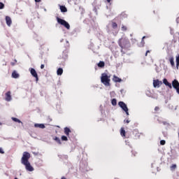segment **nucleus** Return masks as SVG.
<instances>
[{"label": "nucleus", "instance_id": "obj_1", "mask_svg": "<svg viewBox=\"0 0 179 179\" xmlns=\"http://www.w3.org/2000/svg\"><path fill=\"white\" fill-rule=\"evenodd\" d=\"M30 157V153L27 152H24V153H22V157H21V164L25 166V169H27V171H33L34 169L31 166V164L29 162Z\"/></svg>", "mask_w": 179, "mask_h": 179}, {"label": "nucleus", "instance_id": "obj_2", "mask_svg": "<svg viewBox=\"0 0 179 179\" xmlns=\"http://www.w3.org/2000/svg\"><path fill=\"white\" fill-rule=\"evenodd\" d=\"M118 45L121 48L120 52L122 54H125L124 50H129L131 48V43L127 38H120L118 40Z\"/></svg>", "mask_w": 179, "mask_h": 179}, {"label": "nucleus", "instance_id": "obj_3", "mask_svg": "<svg viewBox=\"0 0 179 179\" xmlns=\"http://www.w3.org/2000/svg\"><path fill=\"white\" fill-rule=\"evenodd\" d=\"M110 76H108L106 73H102L101 76V82L105 86H110Z\"/></svg>", "mask_w": 179, "mask_h": 179}, {"label": "nucleus", "instance_id": "obj_4", "mask_svg": "<svg viewBox=\"0 0 179 179\" xmlns=\"http://www.w3.org/2000/svg\"><path fill=\"white\" fill-rule=\"evenodd\" d=\"M56 20H57V23L62 24V26H64V27H66V29H70L71 27L69 22L65 21V20H62V18H59V17H57Z\"/></svg>", "mask_w": 179, "mask_h": 179}, {"label": "nucleus", "instance_id": "obj_5", "mask_svg": "<svg viewBox=\"0 0 179 179\" xmlns=\"http://www.w3.org/2000/svg\"><path fill=\"white\" fill-rule=\"evenodd\" d=\"M163 85V83L162 81H159V80H153V87L155 88H159Z\"/></svg>", "mask_w": 179, "mask_h": 179}, {"label": "nucleus", "instance_id": "obj_6", "mask_svg": "<svg viewBox=\"0 0 179 179\" xmlns=\"http://www.w3.org/2000/svg\"><path fill=\"white\" fill-rule=\"evenodd\" d=\"M118 106L127 112L129 110L127 106L122 101L118 103Z\"/></svg>", "mask_w": 179, "mask_h": 179}, {"label": "nucleus", "instance_id": "obj_7", "mask_svg": "<svg viewBox=\"0 0 179 179\" xmlns=\"http://www.w3.org/2000/svg\"><path fill=\"white\" fill-rule=\"evenodd\" d=\"M29 71L31 72V75H32L34 76V78H35V79H36V82L38 81V76L37 74V72L36 71V70L34 69H29Z\"/></svg>", "mask_w": 179, "mask_h": 179}, {"label": "nucleus", "instance_id": "obj_8", "mask_svg": "<svg viewBox=\"0 0 179 179\" xmlns=\"http://www.w3.org/2000/svg\"><path fill=\"white\" fill-rule=\"evenodd\" d=\"M172 87L176 90L178 87H179V82L177 80L172 81Z\"/></svg>", "mask_w": 179, "mask_h": 179}, {"label": "nucleus", "instance_id": "obj_9", "mask_svg": "<svg viewBox=\"0 0 179 179\" xmlns=\"http://www.w3.org/2000/svg\"><path fill=\"white\" fill-rule=\"evenodd\" d=\"M6 100L7 101H10L12 100V96H11V92H8L6 94Z\"/></svg>", "mask_w": 179, "mask_h": 179}, {"label": "nucleus", "instance_id": "obj_10", "mask_svg": "<svg viewBox=\"0 0 179 179\" xmlns=\"http://www.w3.org/2000/svg\"><path fill=\"white\" fill-rule=\"evenodd\" d=\"M6 21L8 26L10 27L12 24V20L10 17H8V15L6 17Z\"/></svg>", "mask_w": 179, "mask_h": 179}, {"label": "nucleus", "instance_id": "obj_11", "mask_svg": "<svg viewBox=\"0 0 179 179\" xmlns=\"http://www.w3.org/2000/svg\"><path fill=\"white\" fill-rule=\"evenodd\" d=\"M113 81L114 82V83H120V82H122V79H120V78H119L118 77H117L115 75H114L113 76Z\"/></svg>", "mask_w": 179, "mask_h": 179}, {"label": "nucleus", "instance_id": "obj_12", "mask_svg": "<svg viewBox=\"0 0 179 179\" xmlns=\"http://www.w3.org/2000/svg\"><path fill=\"white\" fill-rule=\"evenodd\" d=\"M163 83H164L166 86H168L170 89H172V85L168 82L167 79L164 78V79L163 80Z\"/></svg>", "mask_w": 179, "mask_h": 179}, {"label": "nucleus", "instance_id": "obj_13", "mask_svg": "<svg viewBox=\"0 0 179 179\" xmlns=\"http://www.w3.org/2000/svg\"><path fill=\"white\" fill-rule=\"evenodd\" d=\"M71 132V131L69 128L68 127L64 128V134H66V136H69Z\"/></svg>", "mask_w": 179, "mask_h": 179}, {"label": "nucleus", "instance_id": "obj_14", "mask_svg": "<svg viewBox=\"0 0 179 179\" xmlns=\"http://www.w3.org/2000/svg\"><path fill=\"white\" fill-rule=\"evenodd\" d=\"M12 77L13 78H18L20 77V75L15 71H13V74H12Z\"/></svg>", "mask_w": 179, "mask_h": 179}, {"label": "nucleus", "instance_id": "obj_15", "mask_svg": "<svg viewBox=\"0 0 179 179\" xmlns=\"http://www.w3.org/2000/svg\"><path fill=\"white\" fill-rule=\"evenodd\" d=\"M67 10H68L65 6H60V11H62V13H66Z\"/></svg>", "mask_w": 179, "mask_h": 179}, {"label": "nucleus", "instance_id": "obj_16", "mask_svg": "<svg viewBox=\"0 0 179 179\" xmlns=\"http://www.w3.org/2000/svg\"><path fill=\"white\" fill-rule=\"evenodd\" d=\"M35 127L36 128H41V129H45V127L43 124H35Z\"/></svg>", "mask_w": 179, "mask_h": 179}, {"label": "nucleus", "instance_id": "obj_17", "mask_svg": "<svg viewBox=\"0 0 179 179\" xmlns=\"http://www.w3.org/2000/svg\"><path fill=\"white\" fill-rule=\"evenodd\" d=\"M120 135L122 137H125L126 136V131H125L124 128H121V129H120Z\"/></svg>", "mask_w": 179, "mask_h": 179}, {"label": "nucleus", "instance_id": "obj_18", "mask_svg": "<svg viewBox=\"0 0 179 179\" xmlns=\"http://www.w3.org/2000/svg\"><path fill=\"white\" fill-rule=\"evenodd\" d=\"M146 38V36H143L142 39H141V45H139V47H144L145 42L144 41V39Z\"/></svg>", "mask_w": 179, "mask_h": 179}, {"label": "nucleus", "instance_id": "obj_19", "mask_svg": "<svg viewBox=\"0 0 179 179\" xmlns=\"http://www.w3.org/2000/svg\"><path fill=\"white\" fill-rule=\"evenodd\" d=\"M97 66L99 68H103L105 66V62H99L97 64Z\"/></svg>", "mask_w": 179, "mask_h": 179}, {"label": "nucleus", "instance_id": "obj_20", "mask_svg": "<svg viewBox=\"0 0 179 179\" xmlns=\"http://www.w3.org/2000/svg\"><path fill=\"white\" fill-rule=\"evenodd\" d=\"M111 27L113 29H116L117 28V22H112L111 24Z\"/></svg>", "mask_w": 179, "mask_h": 179}, {"label": "nucleus", "instance_id": "obj_21", "mask_svg": "<svg viewBox=\"0 0 179 179\" xmlns=\"http://www.w3.org/2000/svg\"><path fill=\"white\" fill-rule=\"evenodd\" d=\"M176 68L177 69H179V55H178V57H176Z\"/></svg>", "mask_w": 179, "mask_h": 179}, {"label": "nucleus", "instance_id": "obj_22", "mask_svg": "<svg viewBox=\"0 0 179 179\" xmlns=\"http://www.w3.org/2000/svg\"><path fill=\"white\" fill-rule=\"evenodd\" d=\"M169 62H170V64L172 66H175V62H174V58L173 57L170 58Z\"/></svg>", "mask_w": 179, "mask_h": 179}, {"label": "nucleus", "instance_id": "obj_23", "mask_svg": "<svg viewBox=\"0 0 179 179\" xmlns=\"http://www.w3.org/2000/svg\"><path fill=\"white\" fill-rule=\"evenodd\" d=\"M63 72H64V71L62 69L60 68V69H57V75L58 76H62L63 74Z\"/></svg>", "mask_w": 179, "mask_h": 179}, {"label": "nucleus", "instance_id": "obj_24", "mask_svg": "<svg viewBox=\"0 0 179 179\" xmlns=\"http://www.w3.org/2000/svg\"><path fill=\"white\" fill-rule=\"evenodd\" d=\"M53 140H55L57 143H59V145H62L61 140L58 137H55Z\"/></svg>", "mask_w": 179, "mask_h": 179}, {"label": "nucleus", "instance_id": "obj_25", "mask_svg": "<svg viewBox=\"0 0 179 179\" xmlns=\"http://www.w3.org/2000/svg\"><path fill=\"white\" fill-rule=\"evenodd\" d=\"M177 168V165L176 164H173L171 167L170 169L171 171H175Z\"/></svg>", "mask_w": 179, "mask_h": 179}, {"label": "nucleus", "instance_id": "obj_26", "mask_svg": "<svg viewBox=\"0 0 179 179\" xmlns=\"http://www.w3.org/2000/svg\"><path fill=\"white\" fill-rule=\"evenodd\" d=\"M121 30H122V31H127V27H126V25H122Z\"/></svg>", "mask_w": 179, "mask_h": 179}, {"label": "nucleus", "instance_id": "obj_27", "mask_svg": "<svg viewBox=\"0 0 179 179\" xmlns=\"http://www.w3.org/2000/svg\"><path fill=\"white\" fill-rule=\"evenodd\" d=\"M111 104L113 106H116L117 105V100L115 99H113L111 101Z\"/></svg>", "mask_w": 179, "mask_h": 179}, {"label": "nucleus", "instance_id": "obj_28", "mask_svg": "<svg viewBox=\"0 0 179 179\" xmlns=\"http://www.w3.org/2000/svg\"><path fill=\"white\" fill-rule=\"evenodd\" d=\"M13 121L15 122H18V123H22V122L18 120L17 118L15 117H12Z\"/></svg>", "mask_w": 179, "mask_h": 179}, {"label": "nucleus", "instance_id": "obj_29", "mask_svg": "<svg viewBox=\"0 0 179 179\" xmlns=\"http://www.w3.org/2000/svg\"><path fill=\"white\" fill-rule=\"evenodd\" d=\"M62 141H68V138L65 136H62Z\"/></svg>", "mask_w": 179, "mask_h": 179}, {"label": "nucleus", "instance_id": "obj_30", "mask_svg": "<svg viewBox=\"0 0 179 179\" xmlns=\"http://www.w3.org/2000/svg\"><path fill=\"white\" fill-rule=\"evenodd\" d=\"M165 144H166V141H164V140L160 141V145H164Z\"/></svg>", "mask_w": 179, "mask_h": 179}, {"label": "nucleus", "instance_id": "obj_31", "mask_svg": "<svg viewBox=\"0 0 179 179\" xmlns=\"http://www.w3.org/2000/svg\"><path fill=\"white\" fill-rule=\"evenodd\" d=\"M4 7H5V5L3 4V3L0 2V9H3Z\"/></svg>", "mask_w": 179, "mask_h": 179}, {"label": "nucleus", "instance_id": "obj_32", "mask_svg": "<svg viewBox=\"0 0 179 179\" xmlns=\"http://www.w3.org/2000/svg\"><path fill=\"white\" fill-rule=\"evenodd\" d=\"M17 62V61L16 59H14V62H11L10 64H11L13 66H14L16 64Z\"/></svg>", "mask_w": 179, "mask_h": 179}, {"label": "nucleus", "instance_id": "obj_33", "mask_svg": "<svg viewBox=\"0 0 179 179\" xmlns=\"http://www.w3.org/2000/svg\"><path fill=\"white\" fill-rule=\"evenodd\" d=\"M150 52V50H146L145 56L147 57L148 54Z\"/></svg>", "mask_w": 179, "mask_h": 179}, {"label": "nucleus", "instance_id": "obj_34", "mask_svg": "<svg viewBox=\"0 0 179 179\" xmlns=\"http://www.w3.org/2000/svg\"><path fill=\"white\" fill-rule=\"evenodd\" d=\"M158 110H159V107L156 106V107L155 108V111H158Z\"/></svg>", "mask_w": 179, "mask_h": 179}, {"label": "nucleus", "instance_id": "obj_35", "mask_svg": "<svg viewBox=\"0 0 179 179\" xmlns=\"http://www.w3.org/2000/svg\"><path fill=\"white\" fill-rule=\"evenodd\" d=\"M176 92L179 94V87H178L176 89Z\"/></svg>", "mask_w": 179, "mask_h": 179}, {"label": "nucleus", "instance_id": "obj_36", "mask_svg": "<svg viewBox=\"0 0 179 179\" xmlns=\"http://www.w3.org/2000/svg\"><path fill=\"white\" fill-rule=\"evenodd\" d=\"M45 67L44 64L41 65V69H43Z\"/></svg>", "mask_w": 179, "mask_h": 179}, {"label": "nucleus", "instance_id": "obj_37", "mask_svg": "<svg viewBox=\"0 0 179 179\" xmlns=\"http://www.w3.org/2000/svg\"><path fill=\"white\" fill-rule=\"evenodd\" d=\"M0 153L4 154V152L3 151V150L1 148L0 149Z\"/></svg>", "mask_w": 179, "mask_h": 179}, {"label": "nucleus", "instance_id": "obj_38", "mask_svg": "<svg viewBox=\"0 0 179 179\" xmlns=\"http://www.w3.org/2000/svg\"><path fill=\"white\" fill-rule=\"evenodd\" d=\"M162 124H163L164 125L169 124L166 122H163Z\"/></svg>", "mask_w": 179, "mask_h": 179}, {"label": "nucleus", "instance_id": "obj_39", "mask_svg": "<svg viewBox=\"0 0 179 179\" xmlns=\"http://www.w3.org/2000/svg\"><path fill=\"white\" fill-rule=\"evenodd\" d=\"M125 112V113H126V115H129V110H127V111H124Z\"/></svg>", "mask_w": 179, "mask_h": 179}, {"label": "nucleus", "instance_id": "obj_40", "mask_svg": "<svg viewBox=\"0 0 179 179\" xmlns=\"http://www.w3.org/2000/svg\"><path fill=\"white\" fill-rule=\"evenodd\" d=\"M41 1V0H35V2H36V3H39Z\"/></svg>", "mask_w": 179, "mask_h": 179}, {"label": "nucleus", "instance_id": "obj_41", "mask_svg": "<svg viewBox=\"0 0 179 179\" xmlns=\"http://www.w3.org/2000/svg\"><path fill=\"white\" fill-rule=\"evenodd\" d=\"M130 122V121L129 120H126V123L129 124Z\"/></svg>", "mask_w": 179, "mask_h": 179}, {"label": "nucleus", "instance_id": "obj_42", "mask_svg": "<svg viewBox=\"0 0 179 179\" xmlns=\"http://www.w3.org/2000/svg\"><path fill=\"white\" fill-rule=\"evenodd\" d=\"M62 179H66L65 177H62Z\"/></svg>", "mask_w": 179, "mask_h": 179}, {"label": "nucleus", "instance_id": "obj_43", "mask_svg": "<svg viewBox=\"0 0 179 179\" xmlns=\"http://www.w3.org/2000/svg\"><path fill=\"white\" fill-rule=\"evenodd\" d=\"M136 154H137V152H135V153L134 154V156H136Z\"/></svg>", "mask_w": 179, "mask_h": 179}, {"label": "nucleus", "instance_id": "obj_44", "mask_svg": "<svg viewBox=\"0 0 179 179\" xmlns=\"http://www.w3.org/2000/svg\"><path fill=\"white\" fill-rule=\"evenodd\" d=\"M131 152H132L133 155L134 154V151H132Z\"/></svg>", "mask_w": 179, "mask_h": 179}, {"label": "nucleus", "instance_id": "obj_45", "mask_svg": "<svg viewBox=\"0 0 179 179\" xmlns=\"http://www.w3.org/2000/svg\"><path fill=\"white\" fill-rule=\"evenodd\" d=\"M45 63H47V61H45Z\"/></svg>", "mask_w": 179, "mask_h": 179}, {"label": "nucleus", "instance_id": "obj_46", "mask_svg": "<svg viewBox=\"0 0 179 179\" xmlns=\"http://www.w3.org/2000/svg\"><path fill=\"white\" fill-rule=\"evenodd\" d=\"M2 124L0 122V125H1Z\"/></svg>", "mask_w": 179, "mask_h": 179}, {"label": "nucleus", "instance_id": "obj_47", "mask_svg": "<svg viewBox=\"0 0 179 179\" xmlns=\"http://www.w3.org/2000/svg\"><path fill=\"white\" fill-rule=\"evenodd\" d=\"M14 179H18V178H14Z\"/></svg>", "mask_w": 179, "mask_h": 179}, {"label": "nucleus", "instance_id": "obj_48", "mask_svg": "<svg viewBox=\"0 0 179 179\" xmlns=\"http://www.w3.org/2000/svg\"><path fill=\"white\" fill-rule=\"evenodd\" d=\"M178 36H179V31H178Z\"/></svg>", "mask_w": 179, "mask_h": 179}]
</instances>
